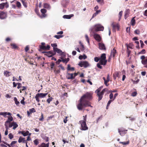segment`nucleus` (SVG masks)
<instances>
[{"instance_id": "393cba45", "label": "nucleus", "mask_w": 147, "mask_h": 147, "mask_svg": "<svg viewBox=\"0 0 147 147\" xmlns=\"http://www.w3.org/2000/svg\"><path fill=\"white\" fill-rule=\"evenodd\" d=\"M45 43L44 42H42L41 45L39 46L40 49L43 50H46V46L45 45Z\"/></svg>"}, {"instance_id": "49530a36", "label": "nucleus", "mask_w": 147, "mask_h": 147, "mask_svg": "<svg viewBox=\"0 0 147 147\" xmlns=\"http://www.w3.org/2000/svg\"><path fill=\"white\" fill-rule=\"evenodd\" d=\"M102 87H100L98 88L97 89L95 92L96 93H100V91L101 90V88Z\"/></svg>"}, {"instance_id": "0e129e2a", "label": "nucleus", "mask_w": 147, "mask_h": 147, "mask_svg": "<svg viewBox=\"0 0 147 147\" xmlns=\"http://www.w3.org/2000/svg\"><path fill=\"white\" fill-rule=\"evenodd\" d=\"M60 58L62 59L61 61H62L63 62V63H65L66 64L67 63V62H66L67 61L66 59H63V57H61Z\"/></svg>"}, {"instance_id": "f03ea898", "label": "nucleus", "mask_w": 147, "mask_h": 147, "mask_svg": "<svg viewBox=\"0 0 147 147\" xmlns=\"http://www.w3.org/2000/svg\"><path fill=\"white\" fill-rule=\"evenodd\" d=\"M100 61L97 64V67L99 68L102 69V67L100 65H106L107 60L106 59V55L105 53L102 54L100 57Z\"/></svg>"}, {"instance_id": "69168bd1", "label": "nucleus", "mask_w": 147, "mask_h": 147, "mask_svg": "<svg viewBox=\"0 0 147 147\" xmlns=\"http://www.w3.org/2000/svg\"><path fill=\"white\" fill-rule=\"evenodd\" d=\"M2 142L4 144H6L9 147H13V146H10L9 144L7 143V142L4 141H3Z\"/></svg>"}, {"instance_id": "cd10ccee", "label": "nucleus", "mask_w": 147, "mask_h": 147, "mask_svg": "<svg viewBox=\"0 0 147 147\" xmlns=\"http://www.w3.org/2000/svg\"><path fill=\"white\" fill-rule=\"evenodd\" d=\"M10 72L8 71H4V75L6 77H8L10 76L9 74Z\"/></svg>"}, {"instance_id": "4d7b16f0", "label": "nucleus", "mask_w": 147, "mask_h": 147, "mask_svg": "<svg viewBox=\"0 0 147 147\" xmlns=\"http://www.w3.org/2000/svg\"><path fill=\"white\" fill-rule=\"evenodd\" d=\"M10 139H11L13 138V135L11 133H10L8 135Z\"/></svg>"}, {"instance_id": "8fccbe9b", "label": "nucleus", "mask_w": 147, "mask_h": 147, "mask_svg": "<svg viewBox=\"0 0 147 147\" xmlns=\"http://www.w3.org/2000/svg\"><path fill=\"white\" fill-rule=\"evenodd\" d=\"M94 61L96 62H98L99 61H100V58L98 57H96L94 58Z\"/></svg>"}, {"instance_id": "3c124183", "label": "nucleus", "mask_w": 147, "mask_h": 147, "mask_svg": "<svg viewBox=\"0 0 147 147\" xmlns=\"http://www.w3.org/2000/svg\"><path fill=\"white\" fill-rule=\"evenodd\" d=\"M85 37L86 38V40L87 41V42L88 43H89V38H88V37L87 35L86 34L85 35Z\"/></svg>"}, {"instance_id": "e2e57ef3", "label": "nucleus", "mask_w": 147, "mask_h": 147, "mask_svg": "<svg viewBox=\"0 0 147 147\" xmlns=\"http://www.w3.org/2000/svg\"><path fill=\"white\" fill-rule=\"evenodd\" d=\"M51 46L52 47H53V48H57V47H55L57 46V45L56 43L51 44Z\"/></svg>"}, {"instance_id": "f257e3e1", "label": "nucleus", "mask_w": 147, "mask_h": 147, "mask_svg": "<svg viewBox=\"0 0 147 147\" xmlns=\"http://www.w3.org/2000/svg\"><path fill=\"white\" fill-rule=\"evenodd\" d=\"M92 99V94L90 92H87L81 96L77 105V109L80 111L82 110L85 107H93L91 105V103L90 101Z\"/></svg>"}, {"instance_id": "c9c22d12", "label": "nucleus", "mask_w": 147, "mask_h": 147, "mask_svg": "<svg viewBox=\"0 0 147 147\" xmlns=\"http://www.w3.org/2000/svg\"><path fill=\"white\" fill-rule=\"evenodd\" d=\"M113 100H109L108 102L107 103V107H106V109H108V107H109V106L110 104H111V102L113 101Z\"/></svg>"}, {"instance_id": "603ef678", "label": "nucleus", "mask_w": 147, "mask_h": 147, "mask_svg": "<svg viewBox=\"0 0 147 147\" xmlns=\"http://www.w3.org/2000/svg\"><path fill=\"white\" fill-rule=\"evenodd\" d=\"M5 128L6 130H8L9 129V127L8 126V123H7L6 122H5Z\"/></svg>"}, {"instance_id": "4c0bfd02", "label": "nucleus", "mask_w": 147, "mask_h": 147, "mask_svg": "<svg viewBox=\"0 0 147 147\" xmlns=\"http://www.w3.org/2000/svg\"><path fill=\"white\" fill-rule=\"evenodd\" d=\"M53 99V98L52 97H51L47 99V102L49 104L50 103V102L52 101Z\"/></svg>"}, {"instance_id": "9d476101", "label": "nucleus", "mask_w": 147, "mask_h": 147, "mask_svg": "<svg viewBox=\"0 0 147 147\" xmlns=\"http://www.w3.org/2000/svg\"><path fill=\"white\" fill-rule=\"evenodd\" d=\"M53 50L54 53H55L57 52V53H59L61 55L64 56V53L62 52V51L59 49L57 48H53Z\"/></svg>"}, {"instance_id": "a19ab883", "label": "nucleus", "mask_w": 147, "mask_h": 147, "mask_svg": "<svg viewBox=\"0 0 147 147\" xmlns=\"http://www.w3.org/2000/svg\"><path fill=\"white\" fill-rule=\"evenodd\" d=\"M29 111L30 113H32L36 112V110L34 108H32L29 109Z\"/></svg>"}, {"instance_id": "20e7f679", "label": "nucleus", "mask_w": 147, "mask_h": 147, "mask_svg": "<svg viewBox=\"0 0 147 147\" xmlns=\"http://www.w3.org/2000/svg\"><path fill=\"white\" fill-rule=\"evenodd\" d=\"M48 94V93H40L37 94L35 96V98L36 101L39 102H40L39 98H43L45 97Z\"/></svg>"}, {"instance_id": "412c9836", "label": "nucleus", "mask_w": 147, "mask_h": 147, "mask_svg": "<svg viewBox=\"0 0 147 147\" xmlns=\"http://www.w3.org/2000/svg\"><path fill=\"white\" fill-rule=\"evenodd\" d=\"M130 10L129 9L126 10L125 11V14L124 16L125 18L126 19L128 17L129 13Z\"/></svg>"}, {"instance_id": "4be33fe9", "label": "nucleus", "mask_w": 147, "mask_h": 147, "mask_svg": "<svg viewBox=\"0 0 147 147\" xmlns=\"http://www.w3.org/2000/svg\"><path fill=\"white\" fill-rule=\"evenodd\" d=\"M10 46L11 47V48L12 49H16L18 48L17 45L14 43H11Z\"/></svg>"}, {"instance_id": "6e6552de", "label": "nucleus", "mask_w": 147, "mask_h": 147, "mask_svg": "<svg viewBox=\"0 0 147 147\" xmlns=\"http://www.w3.org/2000/svg\"><path fill=\"white\" fill-rule=\"evenodd\" d=\"M94 30L96 31H103L104 30V27L100 24L95 25L94 27Z\"/></svg>"}, {"instance_id": "f3484780", "label": "nucleus", "mask_w": 147, "mask_h": 147, "mask_svg": "<svg viewBox=\"0 0 147 147\" xmlns=\"http://www.w3.org/2000/svg\"><path fill=\"white\" fill-rule=\"evenodd\" d=\"M7 13L2 11L0 13V18L3 19L5 18L7 16Z\"/></svg>"}, {"instance_id": "9b49d317", "label": "nucleus", "mask_w": 147, "mask_h": 147, "mask_svg": "<svg viewBox=\"0 0 147 147\" xmlns=\"http://www.w3.org/2000/svg\"><path fill=\"white\" fill-rule=\"evenodd\" d=\"M67 74L68 75H70V77L67 76V79H73L75 78V77L77 76L78 74L76 73H75L74 74L67 73Z\"/></svg>"}, {"instance_id": "dca6fc26", "label": "nucleus", "mask_w": 147, "mask_h": 147, "mask_svg": "<svg viewBox=\"0 0 147 147\" xmlns=\"http://www.w3.org/2000/svg\"><path fill=\"white\" fill-rule=\"evenodd\" d=\"M94 37L95 39L98 42H100L101 40V37L99 34H94Z\"/></svg>"}, {"instance_id": "ddd939ff", "label": "nucleus", "mask_w": 147, "mask_h": 147, "mask_svg": "<svg viewBox=\"0 0 147 147\" xmlns=\"http://www.w3.org/2000/svg\"><path fill=\"white\" fill-rule=\"evenodd\" d=\"M118 130L121 136L124 135L125 134H126L127 131V130H125V129L123 128H121L120 129H119Z\"/></svg>"}, {"instance_id": "338daca9", "label": "nucleus", "mask_w": 147, "mask_h": 147, "mask_svg": "<svg viewBox=\"0 0 147 147\" xmlns=\"http://www.w3.org/2000/svg\"><path fill=\"white\" fill-rule=\"evenodd\" d=\"M44 119L43 114L42 113H41V117L39 119V120L40 121H43Z\"/></svg>"}, {"instance_id": "79ce46f5", "label": "nucleus", "mask_w": 147, "mask_h": 147, "mask_svg": "<svg viewBox=\"0 0 147 147\" xmlns=\"http://www.w3.org/2000/svg\"><path fill=\"white\" fill-rule=\"evenodd\" d=\"M16 4V6L20 8L21 7V4L20 3V2H19V1H17Z\"/></svg>"}, {"instance_id": "58836bf2", "label": "nucleus", "mask_w": 147, "mask_h": 147, "mask_svg": "<svg viewBox=\"0 0 147 147\" xmlns=\"http://www.w3.org/2000/svg\"><path fill=\"white\" fill-rule=\"evenodd\" d=\"M146 53V51L145 49H142L140 52L138 53V54H144Z\"/></svg>"}, {"instance_id": "f704fd0d", "label": "nucleus", "mask_w": 147, "mask_h": 147, "mask_svg": "<svg viewBox=\"0 0 147 147\" xmlns=\"http://www.w3.org/2000/svg\"><path fill=\"white\" fill-rule=\"evenodd\" d=\"M102 79L104 80V84L107 86H108L109 85V84H107V80H106V79L105 77H103L102 78Z\"/></svg>"}, {"instance_id": "39448f33", "label": "nucleus", "mask_w": 147, "mask_h": 147, "mask_svg": "<svg viewBox=\"0 0 147 147\" xmlns=\"http://www.w3.org/2000/svg\"><path fill=\"white\" fill-rule=\"evenodd\" d=\"M108 91V89L107 88H105L103 89L100 93H97V95L98 97V101H99L102 99L103 97V95L105 92H107Z\"/></svg>"}, {"instance_id": "37998d69", "label": "nucleus", "mask_w": 147, "mask_h": 147, "mask_svg": "<svg viewBox=\"0 0 147 147\" xmlns=\"http://www.w3.org/2000/svg\"><path fill=\"white\" fill-rule=\"evenodd\" d=\"M17 142V141H13L11 142V143L9 145L10 146L13 147V145L16 144Z\"/></svg>"}, {"instance_id": "7ed1b4c3", "label": "nucleus", "mask_w": 147, "mask_h": 147, "mask_svg": "<svg viewBox=\"0 0 147 147\" xmlns=\"http://www.w3.org/2000/svg\"><path fill=\"white\" fill-rule=\"evenodd\" d=\"M0 115H3L4 117H6L7 115H10L8 117V119L5 122L7 123H10L11 122L13 121V118L12 117L11 115V114L9 112H0Z\"/></svg>"}, {"instance_id": "5fc2aeb1", "label": "nucleus", "mask_w": 147, "mask_h": 147, "mask_svg": "<svg viewBox=\"0 0 147 147\" xmlns=\"http://www.w3.org/2000/svg\"><path fill=\"white\" fill-rule=\"evenodd\" d=\"M134 32L135 34H139L140 33V31L139 30L137 29L135 30Z\"/></svg>"}, {"instance_id": "a18cd8bd", "label": "nucleus", "mask_w": 147, "mask_h": 147, "mask_svg": "<svg viewBox=\"0 0 147 147\" xmlns=\"http://www.w3.org/2000/svg\"><path fill=\"white\" fill-rule=\"evenodd\" d=\"M122 14H123V11H120L119 13V20H120V19H121V17L122 16Z\"/></svg>"}, {"instance_id": "1a4fd4ad", "label": "nucleus", "mask_w": 147, "mask_h": 147, "mask_svg": "<svg viewBox=\"0 0 147 147\" xmlns=\"http://www.w3.org/2000/svg\"><path fill=\"white\" fill-rule=\"evenodd\" d=\"M42 53H45V55L49 57H52L55 54V53H54L52 51H50L47 52H43Z\"/></svg>"}, {"instance_id": "c756f323", "label": "nucleus", "mask_w": 147, "mask_h": 147, "mask_svg": "<svg viewBox=\"0 0 147 147\" xmlns=\"http://www.w3.org/2000/svg\"><path fill=\"white\" fill-rule=\"evenodd\" d=\"M13 129H15L17 127H18V125L16 122L13 121Z\"/></svg>"}, {"instance_id": "bb28decb", "label": "nucleus", "mask_w": 147, "mask_h": 147, "mask_svg": "<svg viewBox=\"0 0 147 147\" xmlns=\"http://www.w3.org/2000/svg\"><path fill=\"white\" fill-rule=\"evenodd\" d=\"M20 133L22 134L24 136H25L28 135L29 132L27 131L26 132L24 131H20Z\"/></svg>"}, {"instance_id": "b1692460", "label": "nucleus", "mask_w": 147, "mask_h": 147, "mask_svg": "<svg viewBox=\"0 0 147 147\" xmlns=\"http://www.w3.org/2000/svg\"><path fill=\"white\" fill-rule=\"evenodd\" d=\"M119 73L118 71H116L113 74V77L114 80H115L117 77L119 78Z\"/></svg>"}, {"instance_id": "a211bd4d", "label": "nucleus", "mask_w": 147, "mask_h": 147, "mask_svg": "<svg viewBox=\"0 0 147 147\" xmlns=\"http://www.w3.org/2000/svg\"><path fill=\"white\" fill-rule=\"evenodd\" d=\"M99 48L102 50H106V48L104 44L99 43L98 44Z\"/></svg>"}, {"instance_id": "423d86ee", "label": "nucleus", "mask_w": 147, "mask_h": 147, "mask_svg": "<svg viewBox=\"0 0 147 147\" xmlns=\"http://www.w3.org/2000/svg\"><path fill=\"white\" fill-rule=\"evenodd\" d=\"M78 65L81 67H83L84 68L90 66V64L87 61H81L79 63Z\"/></svg>"}, {"instance_id": "2eb2a0df", "label": "nucleus", "mask_w": 147, "mask_h": 147, "mask_svg": "<svg viewBox=\"0 0 147 147\" xmlns=\"http://www.w3.org/2000/svg\"><path fill=\"white\" fill-rule=\"evenodd\" d=\"M111 26L113 27V32H115V30L117 29L119 30V26L117 24L113 23H112Z\"/></svg>"}, {"instance_id": "c85d7f7f", "label": "nucleus", "mask_w": 147, "mask_h": 147, "mask_svg": "<svg viewBox=\"0 0 147 147\" xmlns=\"http://www.w3.org/2000/svg\"><path fill=\"white\" fill-rule=\"evenodd\" d=\"M135 17H133L131 19V24L132 26H134L136 23L135 20L134 19Z\"/></svg>"}, {"instance_id": "09e8293b", "label": "nucleus", "mask_w": 147, "mask_h": 147, "mask_svg": "<svg viewBox=\"0 0 147 147\" xmlns=\"http://www.w3.org/2000/svg\"><path fill=\"white\" fill-rule=\"evenodd\" d=\"M109 97L111 100H112L113 99V95L112 93H111L110 94L109 96Z\"/></svg>"}, {"instance_id": "473e14b6", "label": "nucleus", "mask_w": 147, "mask_h": 147, "mask_svg": "<svg viewBox=\"0 0 147 147\" xmlns=\"http://www.w3.org/2000/svg\"><path fill=\"white\" fill-rule=\"evenodd\" d=\"M67 69L68 70H71L72 71H73L74 70V67H71L69 64L68 65Z\"/></svg>"}, {"instance_id": "052dcab7", "label": "nucleus", "mask_w": 147, "mask_h": 147, "mask_svg": "<svg viewBox=\"0 0 147 147\" xmlns=\"http://www.w3.org/2000/svg\"><path fill=\"white\" fill-rule=\"evenodd\" d=\"M87 115H85L84 116H83L84 118V120H81L80 121H84L85 122H86V118H87Z\"/></svg>"}, {"instance_id": "680f3d73", "label": "nucleus", "mask_w": 147, "mask_h": 147, "mask_svg": "<svg viewBox=\"0 0 147 147\" xmlns=\"http://www.w3.org/2000/svg\"><path fill=\"white\" fill-rule=\"evenodd\" d=\"M110 81V75L109 74L107 75V82L108 83Z\"/></svg>"}, {"instance_id": "f8f14e48", "label": "nucleus", "mask_w": 147, "mask_h": 147, "mask_svg": "<svg viewBox=\"0 0 147 147\" xmlns=\"http://www.w3.org/2000/svg\"><path fill=\"white\" fill-rule=\"evenodd\" d=\"M4 7L7 8L9 7V5L8 3L7 2L6 3H2L0 4V9H3Z\"/></svg>"}, {"instance_id": "aec40b11", "label": "nucleus", "mask_w": 147, "mask_h": 147, "mask_svg": "<svg viewBox=\"0 0 147 147\" xmlns=\"http://www.w3.org/2000/svg\"><path fill=\"white\" fill-rule=\"evenodd\" d=\"M43 7L44 8H46L48 9H50L51 8V7L50 4L47 3H44Z\"/></svg>"}, {"instance_id": "c03bdc74", "label": "nucleus", "mask_w": 147, "mask_h": 147, "mask_svg": "<svg viewBox=\"0 0 147 147\" xmlns=\"http://www.w3.org/2000/svg\"><path fill=\"white\" fill-rule=\"evenodd\" d=\"M96 1L98 3H99L102 5H103L104 3L103 0H96Z\"/></svg>"}, {"instance_id": "774afa93", "label": "nucleus", "mask_w": 147, "mask_h": 147, "mask_svg": "<svg viewBox=\"0 0 147 147\" xmlns=\"http://www.w3.org/2000/svg\"><path fill=\"white\" fill-rule=\"evenodd\" d=\"M137 94V92H133L131 94V96H136Z\"/></svg>"}, {"instance_id": "bf43d9fd", "label": "nucleus", "mask_w": 147, "mask_h": 147, "mask_svg": "<svg viewBox=\"0 0 147 147\" xmlns=\"http://www.w3.org/2000/svg\"><path fill=\"white\" fill-rule=\"evenodd\" d=\"M17 85H18V86H17V88L18 89H19L20 88L22 87V85L21 83H18Z\"/></svg>"}, {"instance_id": "ea45409f", "label": "nucleus", "mask_w": 147, "mask_h": 147, "mask_svg": "<svg viewBox=\"0 0 147 147\" xmlns=\"http://www.w3.org/2000/svg\"><path fill=\"white\" fill-rule=\"evenodd\" d=\"M25 138H23L20 137L18 139V142L19 143L22 142L23 139H25Z\"/></svg>"}, {"instance_id": "5701e85b", "label": "nucleus", "mask_w": 147, "mask_h": 147, "mask_svg": "<svg viewBox=\"0 0 147 147\" xmlns=\"http://www.w3.org/2000/svg\"><path fill=\"white\" fill-rule=\"evenodd\" d=\"M116 53V49L114 48L111 51V53L110 55L111 56H113V57H114L115 56V54Z\"/></svg>"}, {"instance_id": "4468645a", "label": "nucleus", "mask_w": 147, "mask_h": 147, "mask_svg": "<svg viewBox=\"0 0 147 147\" xmlns=\"http://www.w3.org/2000/svg\"><path fill=\"white\" fill-rule=\"evenodd\" d=\"M40 11L42 13V16H40L41 18H45L47 16V15L45 13L47 12V11L45 9H42L40 10Z\"/></svg>"}, {"instance_id": "6e6d98bb", "label": "nucleus", "mask_w": 147, "mask_h": 147, "mask_svg": "<svg viewBox=\"0 0 147 147\" xmlns=\"http://www.w3.org/2000/svg\"><path fill=\"white\" fill-rule=\"evenodd\" d=\"M43 139L46 142H47L49 141V138L47 136H45L43 138Z\"/></svg>"}, {"instance_id": "7c9ffc66", "label": "nucleus", "mask_w": 147, "mask_h": 147, "mask_svg": "<svg viewBox=\"0 0 147 147\" xmlns=\"http://www.w3.org/2000/svg\"><path fill=\"white\" fill-rule=\"evenodd\" d=\"M87 57L86 56L84 55H80L79 57V59L81 60L82 59H86L87 58Z\"/></svg>"}, {"instance_id": "13d9d810", "label": "nucleus", "mask_w": 147, "mask_h": 147, "mask_svg": "<svg viewBox=\"0 0 147 147\" xmlns=\"http://www.w3.org/2000/svg\"><path fill=\"white\" fill-rule=\"evenodd\" d=\"M54 117H55V116H54V115L48 117V118H47V120H49L50 119H52L53 118L54 119Z\"/></svg>"}, {"instance_id": "a878e982", "label": "nucleus", "mask_w": 147, "mask_h": 147, "mask_svg": "<svg viewBox=\"0 0 147 147\" xmlns=\"http://www.w3.org/2000/svg\"><path fill=\"white\" fill-rule=\"evenodd\" d=\"M73 14H71L70 15H64L63 16V17L64 18L69 19L71 18L74 16Z\"/></svg>"}, {"instance_id": "6ab92c4d", "label": "nucleus", "mask_w": 147, "mask_h": 147, "mask_svg": "<svg viewBox=\"0 0 147 147\" xmlns=\"http://www.w3.org/2000/svg\"><path fill=\"white\" fill-rule=\"evenodd\" d=\"M49 143H48L46 144L44 143H42L41 144L38 145V147H49Z\"/></svg>"}, {"instance_id": "864d4df0", "label": "nucleus", "mask_w": 147, "mask_h": 147, "mask_svg": "<svg viewBox=\"0 0 147 147\" xmlns=\"http://www.w3.org/2000/svg\"><path fill=\"white\" fill-rule=\"evenodd\" d=\"M140 42L141 44V48H143V47L144 45V44L143 41L142 40H140Z\"/></svg>"}, {"instance_id": "e433bc0d", "label": "nucleus", "mask_w": 147, "mask_h": 147, "mask_svg": "<svg viewBox=\"0 0 147 147\" xmlns=\"http://www.w3.org/2000/svg\"><path fill=\"white\" fill-rule=\"evenodd\" d=\"M14 100L15 101V104L17 105H18L19 104L20 102L19 101H18L17 99L16 98V97H15L14 98Z\"/></svg>"}, {"instance_id": "72a5a7b5", "label": "nucleus", "mask_w": 147, "mask_h": 147, "mask_svg": "<svg viewBox=\"0 0 147 147\" xmlns=\"http://www.w3.org/2000/svg\"><path fill=\"white\" fill-rule=\"evenodd\" d=\"M33 142L34 144L36 145H38L39 143L38 140L37 139H35L34 140Z\"/></svg>"}, {"instance_id": "0eeeda50", "label": "nucleus", "mask_w": 147, "mask_h": 147, "mask_svg": "<svg viewBox=\"0 0 147 147\" xmlns=\"http://www.w3.org/2000/svg\"><path fill=\"white\" fill-rule=\"evenodd\" d=\"M79 123L81 124V127L80 129L82 130H86L88 129V127L87 126L86 122L84 121H79Z\"/></svg>"}, {"instance_id": "de8ad7c7", "label": "nucleus", "mask_w": 147, "mask_h": 147, "mask_svg": "<svg viewBox=\"0 0 147 147\" xmlns=\"http://www.w3.org/2000/svg\"><path fill=\"white\" fill-rule=\"evenodd\" d=\"M63 37V36L62 35H55L54 36V37L57 38V39H59Z\"/></svg>"}, {"instance_id": "2f4dec72", "label": "nucleus", "mask_w": 147, "mask_h": 147, "mask_svg": "<svg viewBox=\"0 0 147 147\" xmlns=\"http://www.w3.org/2000/svg\"><path fill=\"white\" fill-rule=\"evenodd\" d=\"M119 143L122 144L123 145H128L129 143V141L128 140L126 142H119Z\"/></svg>"}]
</instances>
